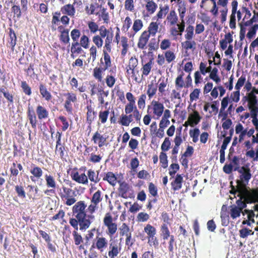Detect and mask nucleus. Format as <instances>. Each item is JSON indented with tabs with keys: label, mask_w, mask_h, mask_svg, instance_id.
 <instances>
[{
	"label": "nucleus",
	"mask_w": 258,
	"mask_h": 258,
	"mask_svg": "<svg viewBox=\"0 0 258 258\" xmlns=\"http://www.w3.org/2000/svg\"><path fill=\"white\" fill-rule=\"evenodd\" d=\"M167 20L170 23V25H174L178 21V17L174 11H171L167 16Z\"/></svg>",
	"instance_id": "nucleus-25"
},
{
	"label": "nucleus",
	"mask_w": 258,
	"mask_h": 258,
	"mask_svg": "<svg viewBox=\"0 0 258 258\" xmlns=\"http://www.w3.org/2000/svg\"><path fill=\"white\" fill-rule=\"evenodd\" d=\"M45 178L47 186L48 187L55 188L56 187V182L53 176L46 174L45 175Z\"/></svg>",
	"instance_id": "nucleus-29"
},
{
	"label": "nucleus",
	"mask_w": 258,
	"mask_h": 258,
	"mask_svg": "<svg viewBox=\"0 0 258 258\" xmlns=\"http://www.w3.org/2000/svg\"><path fill=\"white\" fill-rule=\"evenodd\" d=\"M103 180H107L111 185L114 186L116 183L117 178L113 173L109 172L103 178Z\"/></svg>",
	"instance_id": "nucleus-23"
},
{
	"label": "nucleus",
	"mask_w": 258,
	"mask_h": 258,
	"mask_svg": "<svg viewBox=\"0 0 258 258\" xmlns=\"http://www.w3.org/2000/svg\"><path fill=\"white\" fill-rule=\"evenodd\" d=\"M12 11L18 18H20L21 16V10L19 6L14 5L12 7Z\"/></svg>",
	"instance_id": "nucleus-63"
},
{
	"label": "nucleus",
	"mask_w": 258,
	"mask_h": 258,
	"mask_svg": "<svg viewBox=\"0 0 258 258\" xmlns=\"http://www.w3.org/2000/svg\"><path fill=\"white\" fill-rule=\"evenodd\" d=\"M103 69L104 68L97 67L94 69L93 76L99 82H101L102 81V73L103 71H104Z\"/></svg>",
	"instance_id": "nucleus-35"
},
{
	"label": "nucleus",
	"mask_w": 258,
	"mask_h": 258,
	"mask_svg": "<svg viewBox=\"0 0 258 258\" xmlns=\"http://www.w3.org/2000/svg\"><path fill=\"white\" fill-rule=\"evenodd\" d=\"M143 27V23L141 20L137 19L134 21L133 29L136 32H137L142 29Z\"/></svg>",
	"instance_id": "nucleus-57"
},
{
	"label": "nucleus",
	"mask_w": 258,
	"mask_h": 258,
	"mask_svg": "<svg viewBox=\"0 0 258 258\" xmlns=\"http://www.w3.org/2000/svg\"><path fill=\"white\" fill-rule=\"evenodd\" d=\"M103 56L105 61V67L104 68L103 70L105 71L111 66L110 57L107 51L105 50H103Z\"/></svg>",
	"instance_id": "nucleus-40"
},
{
	"label": "nucleus",
	"mask_w": 258,
	"mask_h": 258,
	"mask_svg": "<svg viewBox=\"0 0 258 258\" xmlns=\"http://www.w3.org/2000/svg\"><path fill=\"white\" fill-rule=\"evenodd\" d=\"M218 71V69L216 68H214L212 70L210 74V78L217 84L221 81L220 79L217 75Z\"/></svg>",
	"instance_id": "nucleus-41"
},
{
	"label": "nucleus",
	"mask_w": 258,
	"mask_h": 258,
	"mask_svg": "<svg viewBox=\"0 0 258 258\" xmlns=\"http://www.w3.org/2000/svg\"><path fill=\"white\" fill-rule=\"evenodd\" d=\"M158 29V25L156 22H152L148 28V32L149 36H150L151 35L152 36H155L156 33H157Z\"/></svg>",
	"instance_id": "nucleus-33"
},
{
	"label": "nucleus",
	"mask_w": 258,
	"mask_h": 258,
	"mask_svg": "<svg viewBox=\"0 0 258 258\" xmlns=\"http://www.w3.org/2000/svg\"><path fill=\"white\" fill-rule=\"evenodd\" d=\"M152 64V60H150L149 62L143 66V75L148 76L151 71V67Z\"/></svg>",
	"instance_id": "nucleus-49"
},
{
	"label": "nucleus",
	"mask_w": 258,
	"mask_h": 258,
	"mask_svg": "<svg viewBox=\"0 0 258 258\" xmlns=\"http://www.w3.org/2000/svg\"><path fill=\"white\" fill-rule=\"evenodd\" d=\"M182 180V176L180 174H177L175 179L171 183L174 190H178L181 188Z\"/></svg>",
	"instance_id": "nucleus-11"
},
{
	"label": "nucleus",
	"mask_w": 258,
	"mask_h": 258,
	"mask_svg": "<svg viewBox=\"0 0 258 258\" xmlns=\"http://www.w3.org/2000/svg\"><path fill=\"white\" fill-rule=\"evenodd\" d=\"M138 60L137 58L132 57L129 60L128 69H127V73H130L129 71H132L133 75L135 74V69L138 66Z\"/></svg>",
	"instance_id": "nucleus-22"
},
{
	"label": "nucleus",
	"mask_w": 258,
	"mask_h": 258,
	"mask_svg": "<svg viewBox=\"0 0 258 258\" xmlns=\"http://www.w3.org/2000/svg\"><path fill=\"white\" fill-rule=\"evenodd\" d=\"M119 230L121 236H126L132 233V232L129 227L125 223H122L121 226L119 228Z\"/></svg>",
	"instance_id": "nucleus-30"
},
{
	"label": "nucleus",
	"mask_w": 258,
	"mask_h": 258,
	"mask_svg": "<svg viewBox=\"0 0 258 258\" xmlns=\"http://www.w3.org/2000/svg\"><path fill=\"white\" fill-rule=\"evenodd\" d=\"M80 35V31L77 29H73L71 32V36L74 42H78V39Z\"/></svg>",
	"instance_id": "nucleus-48"
},
{
	"label": "nucleus",
	"mask_w": 258,
	"mask_h": 258,
	"mask_svg": "<svg viewBox=\"0 0 258 258\" xmlns=\"http://www.w3.org/2000/svg\"><path fill=\"white\" fill-rule=\"evenodd\" d=\"M73 179L80 183L86 184L88 183L87 176L84 173L80 175L77 172L74 174Z\"/></svg>",
	"instance_id": "nucleus-17"
},
{
	"label": "nucleus",
	"mask_w": 258,
	"mask_h": 258,
	"mask_svg": "<svg viewBox=\"0 0 258 258\" xmlns=\"http://www.w3.org/2000/svg\"><path fill=\"white\" fill-rule=\"evenodd\" d=\"M200 132L199 129L196 128L193 131H189V135L192 138V141L194 143H197L199 140V136Z\"/></svg>",
	"instance_id": "nucleus-38"
},
{
	"label": "nucleus",
	"mask_w": 258,
	"mask_h": 258,
	"mask_svg": "<svg viewBox=\"0 0 258 258\" xmlns=\"http://www.w3.org/2000/svg\"><path fill=\"white\" fill-rule=\"evenodd\" d=\"M147 98L146 95L144 94L141 95L138 101V105L139 108L143 109L145 107V101Z\"/></svg>",
	"instance_id": "nucleus-51"
},
{
	"label": "nucleus",
	"mask_w": 258,
	"mask_h": 258,
	"mask_svg": "<svg viewBox=\"0 0 258 258\" xmlns=\"http://www.w3.org/2000/svg\"><path fill=\"white\" fill-rule=\"evenodd\" d=\"M89 38L87 36L83 35L81 38L80 44L81 46L86 49L89 47Z\"/></svg>",
	"instance_id": "nucleus-50"
},
{
	"label": "nucleus",
	"mask_w": 258,
	"mask_h": 258,
	"mask_svg": "<svg viewBox=\"0 0 258 258\" xmlns=\"http://www.w3.org/2000/svg\"><path fill=\"white\" fill-rule=\"evenodd\" d=\"M73 236L74 237V240L75 242V244L76 245H79L81 243L83 242V238L82 236L79 234L77 231H74L73 232Z\"/></svg>",
	"instance_id": "nucleus-42"
},
{
	"label": "nucleus",
	"mask_w": 258,
	"mask_h": 258,
	"mask_svg": "<svg viewBox=\"0 0 258 258\" xmlns=\"http://www.w3.org/2000/svg\"><path fill=\"white\" fill-rule=\"evenodd\" d=\"M11 175L13 176L12 178L13 180H16L17 178L16 176L18 175L19 171L16 168V163L14 162L10 168Z\"/></svg>",
	"instance_id": "nucleus-47"
},
{
	"label": "nucleus",
	"mask_w": 258,
	"mask_h": 258,
	"mask_svg": "<svg viewBox=\"0 0 258 258\" xmlns=\"http://www.w3.org/2000/svg\"><path fill=\"white\" fill-rule=\"evenodd\" d=\"M27 116L32 127L35 128L37 124V119L34 110L29 108L27 111Z\"/></svg>",
	"instance_id": "nucleus-14"
},
{
	"label": "nucleus",
	"mask_w": 258,
	"mask_h": 258,
	"mask_svg": "<svg viewBox=\"0 0 258 258\" xmlns=\"http://www.w3.org/2000/svg\"><path fill=\"white\" fill-rule=\"evenodd\" d=\"M23 92L28 95H30L31 94V88L29 86L28 84L26 81H22L21 82V85Z\"/></svg>",
	"instance_id": "nucleus-52"
},
{
	"label": "nucleus",
	"mask_w": 258,
	"mask_h": 258,
	"mask_svg": "<svg viewBox=\"0 0 258 258\" xmlns=\"http://www.w3.org/2000/svg\"><path fill=\"white\" fill-rule=\"evenodd\" d=\"M200 93V90L199 89H195L194 91L190 94V101H193L194 100H196L198 99L199 97V95Z\"/></svg>",
	"instance_id": "nucleus-59"
},
{
	"label": "nucleus",
	"mask_w": 258,
	"mask_h": 258,
	"mask_svg": "<svg viewBox=\"0 0 258 258\" xmlns=\"http://www.w3.org/2000/svg\"><path fill=\"white\" fill-rule=\"evenodd\" d=\"M102 192L98 190L93 195L91 199V203L98 204L102 200Z\"/></svg>",
	"instance_id": "nucleus-26"
},
{
	"label": "nucleus",
	"mask_w": 258,
	"mask_h": 258,
	"mask_svg": "<svg viewBox=\"0 0 258 258\" xmlns=\"http://www.w3.org/2000/svg\"><path fill=\"white\" fill-rule=\"evenodd\" d=\"M137 109L135 104L127 103L125 107V112L126 114H129Z\"/></svg>",
	"instance_id": "nucleus-64"
},
{
	"label": "nucleus",
	"mask_w": 258,
	"mask_h": 258,
	"mask_svg": "<svg viewBox=\"0 0 258 258\" xmlns=\"http://www.w3.org/2000/svg\"><path fill=\"white\" fill-rule=\"evenodd\" d=\"M107 245V240L105 237L96 238V248L101 251H103V249L106 247Z\"/></svg>",
	"instance_id": "nucleus-15"
},
{
	"label": "nucleus",
	"mask_w": 258,
	"mask_h": 258,
	"mask_svg": "<svg viewBox=\"0 0 258 258\" xmlns=\"http://www.w3.org/2000/svg\"><path fill=\"white\" fill-rule=\"evenodd\" d=\"M36 113L39 119L47 118L49 114L48 111L44 107L40 105L37 107Z\"/></svg>",
	"instance_id": "nucleus-13"
},
{
	"label": "nucleus",
	"mask_w": 258,
	"mask_h": 258,
	"mask_svg": "<svg viewBox=\"0 0 258 258\" xmlns=\"http://www.w3.org/2000/svg\"><path fill=\"white\" fill-rule=\"evenodd\" d=\"M63 96L67 97L64 104V107L68 112L72 113L73 108L71 102H75L77 101L76 95L73 93H66L63 94Z\"/></svg>",
	"instance_id": "nucleus-3"
},
{
	"label": "nucleus",
	"mask_w": 258,
	"mask_h": 258,
	"mask_svg": "<svg viewBox=\"0 0 258 258\" xmlns=\"http://www.w3.org/2000/svg\"><path fill=\"white\" fill-rule=\"evenodd\" d=\"M69 30L68 29L63 30L61 32L60 36V40L65 44L70 43V37L69 35Z\"/></svg>",
	"instance_id": "nucleus-34"
},
{
	"label": "nucleus",
	"mask_w": 258,
	"mask_h": 258,
	"mask_svg": "<svg viewBox=\"0 0 258 258\" xmlns=\"http://www.w3.org/2000/svg\"><path fill=\"white\" fill-rule=\"evenodd\" d=\"M109 249L108 256L110 258H114L118 255L120 250V249L118 247L117 244L115 242L110 243Z\"/></svg>",
	"instance_id": "nucleus-10"
},
{
	"label": "nucleus",
	"mask_w": 258,
	"mask_h": 258,
	"mask_svg": "<svg viewBox=\"0 0 258 258\" xmlns=\"http://www.w3.org/2000/svg\"><path fill=\"white\" fill-rule=\"evenodd\" d=\"M15 190L19 197L25 198L26 197L25 191L22 186L16 185Z\"/></svg>",
	"instance_id": "nucleus-60"
},
{
	"label": "nucleus",
	"mask_w": 258,
	"mask_h": 258,
	"mask_svg": "<svg viewBox=\"0 0 258 258\" xmlns=\"http://www.w3.org/2000/svg\"><path fill=\"white\" fill-rule=\"evenodd\" d=\"M194 27L192 26L189 25L186 29V34L185 35V38L186 40H191L194 36Z\"/></svg>",
	"instance_id": "nucleus-37"
},
{
	"label": "nucleus",
	"mask_w": 258,
	"mask_h": 258,
	"mask_svg": "<svg viewBox=\"0 0 258 258\" xmlns=\"http://www.w3.org/2000/svg\"><path fill=\"white\" fill-rule=\"evenodd\" d=\"M109 112L108 110L100 111L99 114V119L102 123L106 122Z\"/></svg>",
	"instance_id": "nucleus-56"
},
{
	"label": "nucleus",
	"mask_w": 258,
	"mask_h": 258,
	"mask_svg": "<svg viewBox=\"0 0 258 258\" xmlns=\"http://www.w3.org/2000/svg\"><path fill=\"white\" fill-rule=\"evenodd\" d=\"M87 120L88 123L90 125L96 115V112L93 110L91 106H87Z\"/></svg>",
	"instance_id": "nucleus-19"
},
{
	"label": "nucleus",
	"mask_w": 258,
	"mask_h": 258,
	"mask_svg": "<svg viewBox=\"0 0 258 258\" xmlns=\"http://www.w3.org/2000/svg\"><path fill=\"white\" fill-rule=\"evenodd\" d=\"M104 224L108 228V234L110 236L113 235L117 229V224L112 222V217L109 214H106L103 220Z\"/></svg>",
	"instance_id": "nucleus-2"
},
{
	"label": "nucleus",
	"mask_w": 258,
	"mask_h": 258,
	"mask_svg": "<svg viewBox=\"0 0 258 258\" xmlns=\"http://www.w3.org/2000/svg\"><path fill=\"white\" fill-rule=\"evenodd\" d=\"M160 163L162 164V167L166 168L168 166L167 156L164 152H161L159 156Z\"/></svg>",
	"instance_id": "nucleus-39"
},
{
	"label": "nucleus",
	"mask_w": 258,
	"mask_h": 258,
	"mask_svg": "<svg viewBox=\"0 0 258 258\" xmlns=\"http://www.w3.org/2000/svg\"><path fill=\"white\" fill-rule=\"evenodd\" d=\"M246 81L245 76L242 75L238 80L237 83L235 86V89L236 90H239L240 88L243 86Z\"/></svg>",
	"instance_id": "nucleus-46"
},
{
	"label": "nucleus",
	"mask_w": 258,
	"mask_h": 258,
	"mask_svg": "<svg viewBox=\"0 0 258 258\" xmlns=\"http://www.w3.org/2000/svg\"><path fill=\"white\" fill-rule=\"evenodd\" d=\"M239 173L241 174L240 176V180L239 181V182H241L242 186L240 189H242L243 190H245L244 188L251 177L250 170L248 168L244 167L243 171Z\"/></svg>",
	"instance_id": "nucleus-4"
},
{
	"label": "nucleus",
	"mask_w": 258,
	"mask_h": 258,
	"mask_svg": "<svg viewBox=\"0 0 258 258\" xmlns=\"http://www.w3.org/2000/svg\"><path fill=\"white\" fill-rule=\"evenodd\" d=\"M137 218L139 221L145 222L149 219V215L144 212H141L139 213Z\"/></svg>",
	"instance_id": "nucleus-61"
},
{
	"label": "nucleus",
	"mask_w": 258,
	"mask_h": 258,
	"mask_svg": "<svg viewBox=\"0 0 258 258\" xmlns=\"http://www.w3.org/2000/svg\"><path fill=\"white\" fill-rule=\"evenodd\" d=\"M233 165V170L234 171H237L238 172H241L243 171L244 166L240 167L239 166V158L237 156H234L231 163Z\"/></svg>",
	"instance_id": "nucleus-21"
},
{
	"label": "nucleus",
	"mask_w": 258,
	"mask_h": 258,
	"mask_svg": "<svg viewBox=\"0 0 258 258\" xmlns=\"http://www.w3.org/2000/svg\"><path fill=\"white\" fill-rule=\"evenodd\" d=\"M144 231L147 234L148 238L155 236L156 230L150 224H147L144 228Z\"/></svg>",
	"instance_id": "nucleus-28"
},
{
	"label": "nucleus",
	"mask_w": 258,
	"mask_h": 258,
	"mask_svg": "<svg viewBox=\"0 0 258 258\" xmlns=\"http://www.w3.org/2000/svg\"><path fill=\"white\" fill-rule=\"evenodd\" d=\"M86 208V205L84 201H79L75 204L73 207V212L77 219H82L86 217L87 215L85 212Z\"/></svg>",
	"instance_id": "nucleus-1"
},
{
	"label": "nucleus",
	"mask_w": 258,
	"mask_h": 258,
	"mask_svg": "<svg viewBox=\"0 0 258 258\" xmlns=\"http://www.w3.org/2000/svg\"><path fill=\"white\" fill-rule=\"evenodd\" d=\"M161 235L164 240L167 239L171 235L170 231L166 224L163 223L161 228Z\"/></svg>",
	"instance_id": "nucleus-27"
},
{
	"label": "nucleus",
	"mask_w": 258,
	"mask_h": 258,
	"mask_svg": "<svg viewBox=\"0 0 258 258\" xmlns=\"http://www.w3.org/2000/svg\"><path fill=\"white\" fill-rule=\"evenodd\" d=\"M148 32L144 31L142 33L141 36L140 37L139 42L138 43V46L139 48L144 49L146 47V45L149 40L150 36H149Z\"/></svg>",
	"instance_id": "nucleus-8"
},
{
	"label": "nucleus",
	"mask_w": 258,
	"mask_h": 258,
	"mask_svg": "<svg viewBox=\"0 0 258 258\" xmlns=\"http://www.w3.org/2000/svg\"><path fill=\"white\" fill-rule=\"evenodd\" d=\"M196 45V42L191 40H186L181 43L182 46L186 50L195 49Z\"/></svg>",
	"instance_id": "nucleus-32"
},
{
	"label": "nucleus",
	"mask_w": 258,
	"mask_h": 258,
	"mask_svg": "<svg viewBox=\"0 0 258 258\" xmlns=\"http://www.w3.org/2000/svg\"><path fill=\"white\" fill-rule=\"evenodd\" d=\"M165 58L168 63L171 62L172 61L175 59V55L174 52L168 50L165 53Z\"/></svg>",
	"instance_id": "nucleus-55"
},
{
	"label": "nucleus",
	"mask_w": 258,
	"mask_h": 258,
	"mask_svg": "<svg viewBox=\"0 0 258 258\" xmlns=\"http://www.w3.org/2000/svg\"><path fill=\"white\" fill-rule=\"evenodd\" d=\"M248 105L254 106L256 105L257 100L255 95L253 94V93H249L248 96Z\"/></svg>",
	"instance_id": "nucleus-44"
},
{
	"label": "nucleus",
	"mask_w": 258,
	"mask_h": 258,
	"mask_svg": "<svg viewBox=\"0 0 258 258\" xmlns=\"http://www.w3.org/2000/svg\"><path fill=\"white\" fill-rule=\"evenodd\" d=\"M99 94L98 96V100L101 104L104 103V97H107L109 94V91H104L102 89H100L98 91Z\"/></svg>",
	"instance_id": "nucleus-43"
},
{
	"label": "nucleus",
	"mask_w": 258,
	"mask_h": 258,
	"mask_svg": "<svg viewBox=\"0 0 258 258\" xmlns=\"http://www.w3.org/2000/svg\"><path fill=\"white\" fill-rule=\"evenodd\" d=\"M39 88L40 94L46 101H48L51 99L52 96L44 84L40 83Z\"/></svg>",
	"instance_id": "nucleus-9"
},
{
	"label": "nucleus",
	"mask_w": 258,
	"mask_h": 258,
	"mask_svg": "<svg viewBox=\"0 0 258 258\" xmlns=\"http://www.w3.org/2000/svg\"><path fill=\"white\" fill-rule=\"evenodd\" d=\"M241 212L242 211L238 207H236V205H232L231 206L230 215L233 219H235L236 218L239 217Z\"/></svg>",
	"instance_id": "nucleus-24"
},
{
	"label": "nucleus",
	"mask_w": 258,
	"mask_h": 258,
	"mask_svg": "<svg viewBox=\"0 0 258 258\" xmlns=\"http://www.w3.org/2000/svg\"><path fill=\"white\" fill-rule=\"evenodd\" d=\"M146 8L149 14L151 15L155 12L157 8V5L152 1H149L146 5Z\"/></svg>",
	"instance_id": "nucleus-31"
},
{
	"label": "nucleus",
	"mask_w": 258,
	"mask_h": 258,
	"mask_svg": "<svg viewBox=\"0 0 258 258\" xmlns=\"http://www.w3.org/2000/svg\"><path fill=\"white\" fill-rule=\"evenodd\" d=\"M77 4L78 5H81V1L77 2L75 0L73 5L67 4L62 7L60 9V12L64 15H67L70 17H74L76 13V10L74 7V5Z\"/></svg>",
	"instance_id": "nucleus-5"
},
{
	"label": "nucleus",
	"mask_w": 258,
	"mask_h": 258,
	"mask_svg": "<svg viewBox=\"0 0 258 258\" xmlns=\"http://www.w3.org/2000/svg\"><path fill=\"white\" fill-rule=\"evenodd\" d=\"M171 142L169 138H166L161 145V150L163 151H167L170 148Z\"/></svg>",
	"instance_id": "nucleus-58"
},
{
	"label": "nucleus",
	"mask_w": 258,
	"mask_h": 258,
	"mask_svg": "<svg viewBox=\"0 0 258 258\" xmlns=\"http://www.w3.org/2000/svg\"><path fill=\"white\" fill-rule=\"evenodd\" d=\"M30 173L33 175L30 176V178L32 181L35 182V178H40L42 175V169L37 166H35L30 170Z\"/></svg>",
	"instance_id": "nucleus-12"
},
{
	"label": "nucleus",
	"mask_w": 258,
	"mask_h": 258,
	"mask_svg": "<svg viewBox=\"0 0 258 258\" xmlns=\"http://www.w3.org/2000/svg\"><path fill=\"white\" fill-rule=\"evenodd\" d=\"M258 29V24H254L249 30L247 34V37L251 39L256 34V31Z\"/></svg>",
	"instance_id": "nucleus-54"
},
{
	"label": "nucleus",
	"mask_w": 258,
	"mask_h": 258,
	"mask_svg": "<svg viewBox=\"0 0 258 258\" xmlns=\"http://www.w3.org/2000/svg\"><path fill=\"white\" fill-rule=\"evenodd\" d=\"M88 176L91 181H94L95 183L99 181V179L98 177V174L96 175L95 172L91 170H89L88 171Z\"/></svg>",
	"instance_id": "nucleus-53"
},
{
	"label": "nucleus",
	"mask_w": 258,
	"mask_h": 258,
	"mask_svg": "<svg viewBox=\"0 0 258 258\" xmlns=\"http://www.w3.org/2000/svg\"><path fill=\"white\" fill-rule=\"evenodd\" d=\"M148 243L150 246L153 245L155 248H158L159 242L155 236L148 237Z\"/></svg>",
	"instance_id": "nucleus-62"
},
{
	"label": "nucleus",
	"mask_w": 258,
	"mask_h": 258,
	"mask_svg": "<svg viewBox=\"0 0 258 258\" xmlns=\"http://www.w3.org/2000/svg\"><path fill=\"white\" fill-rule=\"evenodd\" d=\"M151 104L153 106L154 114L157 116L158 118H159L162 115L163 113L164 109L163 104L155 100H153Z\"/></svg>",
	"instance_id": "nucleus-6"
},
{
	"label": "nucleus",
	"mask_w": 258,
	"mask_h": 258,
	"mask_svg": "<svg viewBox=\"0 0 258 258\" xmlns=\"http://www.w3.org/2000/svg\"><path fill=\"white\" fill-rule=\"evenodd\" d=\"M79 45L80 44L78 43V42L72 43L71 46V52L73 53H80L81 52L82 49L80 46H79Z\"/></svg>",
	"instance_id": "nucleus-45"
},
{
	"label": "nucleus",
	"mask_w": 258,
	"mask_h": 258,
	"mask_svg": "<svg viewBox=\"0 0 258 258\" xmlns=\"http://www.w3.org/2000/svg\"><path fill=\"white\" fill-rule=\"evenodd\" d=\"M237 196L240 197V198L236 202L237 205L236 207H238L242 211V210L246 207V203L242 201V199H244L245 198V191L242 189H239Z\"/></svg>",
	"instance_id": "nucleus-7"
},
{
	"label": "nucleus",
	"mask_w": 258,
	"mask_h": 258,
	"mask_svg": "<svg viewBox=\"0 0 258 258\" xmlns=\"http://www.w3.org/2000/svg\"><path fill=\"white\" fill-rule=\"evenodd\" d=\"M92 140L95 143H96L97 140H99L98 146L99 147H101L104 145L106 139V138L103 137L98 132H96L93 136Z\"/></svg>",
	"instance_id": "nucleus-20"
},
{
	"label": "nucleus",
	"mask_w": 258,
	"mask_h": 258,
	"mask_svg": "<svg viewBox=\"0 0 258 258\" xmlns=\"http://www.w3.org/2000/svg\"><path fill=\"white\" fill-rule=\"evenodd\" d=\"M77 219L79 221L80 229L82 231L88 228L91 223V221L86 219V217L82 219L78 218Z\"/></svg>",
	"instance_id": "nucleus-18"
},
{
	"label": "nucleus",
	"mask_w": 258,
	"mask_h": 258,
	"mask_svg": "<svg viewBox=\"0 0 258 258\" xmlns=\"http://www.w3.org/2000/svg\"><path fill=\"white\" fill-rule=\"evenodd\" d=\"M10 37L11 39L9 42L10 46L11 47L12 49L13 50L16 44L17 37L15 33L12 29L10 30Z\"/></svg>",
	"instance_id": "nucleus-36"
},
{
	"label": "nucleus",
	"mask_w": 258,
	"mask_h": 258,
	"mask_svg": "<svg viewBox=\"0 0 258 258\" xmlns=\"http://www.w3.org/2000/svg\"><path fill=\"white\" fill-rule=\"evenodd\" d=\"M201 120V117L198 111H195L193 114H190L188 117V120L190 122V125L194 126L197 124Z\"/></svg>",
	"instance_id": "nucleus-16"
}]
</instances>
